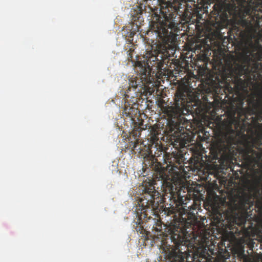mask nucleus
Segmentation results:
<instances>
[{
  "label": "nucleus",
  "instance_id": "f257e3e1",
  "mask_svg": "<svg viewBox=\"0 0 262 262\" xmlns=\"http://www.w3.org/2000/svg\"><path fill=\"white\" fill-rule=\"evenodd\" d=\"M160 9L158 14L153 12L150 21V29L154 32L161 40H153L151 50L141 57L135 63L136 76L129 77L128 91L132 89L135 94H141L150 92L149 84L155 78L151 75L155 71H161L164 64L169 61L170 54L169 50L177 40V33L181 21L192 23H199L202 15L198 9L186 4L181 0H161Z\"/></svg>",
  "mask_w": 262,
  "mask_h": 262
},
{
  "label": "nucleus",
  "instance_id": "f03ea898",
  "mask_svg": "<svg viewBox=\"0 0 262 262\" xmlns=\"http://www.w3.org/2000/svg\"><path fill=\"white\" fill-rule=\"evenodd\" d=\"M193 99L191 91L187 88L178 89L175 94L174 106L167 108L166 113L170 118L168 121L169 132H181L185 127L187 120L184 117V111L188 112V103Z\"/></svg>",
  "mask_w": 262,
  "mask_h": 262
},
{
  "label": "nucleus",
  "instance_id": "7ed1b4c3",
  "mask_svg": "<svg viewBox=\"0 0 262 262\" xmlns=\"http://www.w3.org/2000/svg\"><path fill=\"white\" fill-rule=\"evenodd\" d=\"M262 141L261 138H254L247 141L242 150L244 160L248 167L258 165L262 159Z\"/></svg>",
  "mask_w": 262,
  "mask_h": 262
},
{
  "label": "nucleus",
  "instance_id": "20e7f679",
  "mask_svg": "<svg viewBox=\"0 0 262 262\" xmlns=\"http://www.w3.org/2000/svg\"><path fill=\"white\" fill-rule=\"evenodd\" d=\"M224 1H225L224 4H215L213 10L211 13V24L217 30L221 29L226 25L228 18L225 5L226 2H229V0ZM234 1L231 0L232 2Z\"/></svg>",
  "mask_w": 262,
  "mask_h": 262
},
{
  "label": "nucleus",
  "instance_id": "39448f33",
  "mask_svg": "<svg viewBox=\"0 0 262 262\" xmlns=\"http://www.w3.org/2000/svg\"><path fill=\"white\" fill-rule=\"evenodd\" d=\"M143 9L142 5L136 6L131 11L132 24L128 27L131 28L128 37L132 38L137 32L139 31V26L144 21L142 16Z\"/></svg>",
  "mask_w": 262,
  "mask_h": 262
},
{
  "label": "nucleus",
  "instance_id": "423d86ee",
  "mask_svg": "<svg viewBox=\"0 0 262 262\" xmlns=\"http://www.w3.org/2000/svg\"><path fill=\"white\" fill-rule=\"evenodd\" d=\"M237 217L228 211L216 213L214 220L216 223L225 229H233L237 223Z\"/></svg>",
  "mask_w": 262,
  "mask_h": 262
},
{
  "label": "nucleus",
  "instance_id": "0eeeda50",
  "mask_svg": "<svg viewBox=\"0 0 262 262\" xmlns=\"http://www.w3.org/2000/svg\"><path fill=\"white\" fill-rule=\"evenodd\" d=\"M128 95L126 94V100L123 105V114L124 116L128 117L130 120L134 121L136 115L139 113L138 108L136 107L138 98L132 97V103H130L128 101Z\"/></svg>",
  "mask_w": 262,
  "mask_h": 262
},
{
  "label": "nucleus",
  "instance_id": "6e6552de",
  "mask_svg": "<svg viewBox=\"0 0 262 262\" xmlns=\"http://www.w3.org/2000/svg\"><path fill=\"white\" fill-rule=\"evenodd\" d=\"M236 132L234 130L231 126L228 128L226 133L224 135L225 140L227 144L229 145L236 144Z\"/></svg>",
  "mask_w": 262,
  "mask_h": 262
},
{
  "label": "nucleus",
  "instance_id": "1a4fd4ad",
  "mask_svg": "<svg viewBox=\"0 0 262 262\" xmlns=\"http://www.w3.org/2000/svg\"><path fill=\"white\" fill-rule=\"evenodd\" d=\"M261 181V178H257L256 180V184L253 187L252 189L254 191L253 196L254 198L257 199L256 206V207L262 211V197L257 199L258 194L259 193V189L258 188V184Z\"/></svg>",
  "mask_w": 262,
  "mask_h": 262
},
{
  "label": "nucleus",
  "instance_id": "9d476101",
  "mask_svg": "<svg viewBox=\"0 0 262 262\" xmlns=\"http://www.w3.org/2000/svg\"><path fill=\"white\" fill-rule=\"evenodd\" d=\"M217 81L211 80L210 81L211 86L212 88L213 91L217 93V92H220V90L223 89V86L222 85L226 84L227 82L226 81L224 78H223V79H220L219 78H216Z\"/></svg>",
  "mask_w": 262,
  "mask_h": 262
},
{
  "label": "nucleus",
  "instance_id": "9b49d317",
  "mask_svg": "<svg viewBox=\"0 0 262 262\" xmlns=\"http://www.w3.org/2000/svg\"><path fill=\"white\" fill-rule=\"evenodd\" d=\"M183 159L182 158H177L173 157V162L171 161L169 162L168 167H171L170 170H181L182 168Z\"/></svg>",
  "mask_w": 262,
  "mask_h": 262
},
{
  "label": "nucleus",
  "instance_id": "f8f14e48",
  "mask_svg": "<svg viewBox=\"0 0 262 262\" xmlns=\"http://www.w3.org/2000/svg\"><path fill=\"white\" fill-rule=\"evenodd\" d=\"M241 75H239V76H237L234 78V84L235 85L238 89H244L246 88L247 85V82L246 80L243 79L240 77Z\"/></svg>",
  "mask_w": 262,
  "mask_h": 262
},
{
  "label": "nucleus",
  "instance_id": "ddd939ff",
  "mask_svg": "<svg viewBox=\"0 0 262 262\" xmlns=\"http://www.w3.org/2000/svg\"><path fill=\"white\" fill-rule=\"evenodd\" d=\"M191 163H193V168L196 170H199L201 168L202 164L199 161V158H197L196 160H194V161H191Z\"/></svg>",
  "mask_w": 262,
  "mask_h": 262
},
{
  "label": "nucleus",
  "instance_id": "4468645a",
  "mask_svg": "<svg viewBox=\"0 0 262 262\" xmlns=\"http://www.w3.org/2000/svg\"><path fill=\"white\" fill-rule=\"evenodd\" d=\"M257 50L258 51H260V52L257 53L256 54L258 55L259 61H261L262 59V46L259 43L258 41H257Z\"/></svg>",
  "mask_w": 262,
  "mask_h": 262
},
{
  "label": "nucleus",
  "instance_id": "2eb2a0df",
  "mask_svg": "<svg viewBox=\"0 0 262 262\" xmlns=\"http://www.w3.org/2000/svg\"><path fill=\"white\" fill-rule=\"evenodd\" d=\"M249 46H250V48L251 49L252 52L258 51L257 41H256V42L255 43H253L252 42H251L249 43Z\"/></svg>",
  "mask_w": 262,
  "mask_h": 262
},
{
  "label": "nucleus",
  "instance_id": "dca6fc26",
  "mask_svg": "<svg viewBox=\"0 0 262 262\" xmlns=\"http://www.w3.org/2000/svg\"><path fill=\"white\" fill-rule=\"evenodd\" d=\"M258 96L260 98V101L257 102V103H255L254 104V105L255 107H257L258 106H259L261 104V102H262V90H260L258 92Z\"/></svg>",
  "mask_w": 262,
  "mask_h": 262
},
{
  "label": "nucleus",
  "instance_id": "f3484780",
  "mask_svg": "<svg viewBox=\"0 0 262 262\" xmlns=\"http://www.w3.org/2000/svg\"><path fill=\"white\" fill-rule=\"evenodd\" d=\"M160 228H158L157 227H156V230H157V231L160 230V231L161 230V226H160Z\"/></svg>",
  "mask_w": 262,
  "mask_h": 262
},
{
  "label": "nucleus",
  "instance_id": "a211bd4d",
  "mask_svg": "<svg viewBox=\"0 0 262 262\" xmlns=\"http://www.w3.org/2000/svg\"><path fill=\"white\" fill-rule=\"evenodd\" d=\"M129 57L130 58V59L132 60V56H130Z\"/></svg>",
  "mask_w": 262,
  "mask_h": 262
}]
</instances>
